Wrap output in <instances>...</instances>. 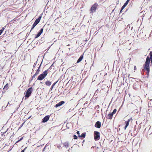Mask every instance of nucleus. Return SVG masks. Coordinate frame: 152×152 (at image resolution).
Returning <instances> with one entry per match:
<instances>
[{
  "label": "nucleus",
  "mask_w": 152,
  "mask_h": 152,
  "mask_svg": "<svg viewBox=\"0 0 152 152\" xmlns=\"http://www.w3.org/2000/svg\"><path fill=\"white\" fill-rule=\"evenodd\" d=\"M150 58L148 56L146 58V60L145 64L144 69L147 71V75L148 76L150 71L149 64L150 62V58H152V51H151L150 53Z\"/></svg>",
  "instance_id": "f257e3e1"
},
{
  "label": "nucleus",
  "mask_w": 152,
  "mask_h": 152,
  "mask_svg": "<svg viewBox=\"0 0 152 152\" xmlns=\"http://www.w3.org/2000/svg\"><path fill=\"white\" fill-rule=\"evenodd\" d=\"M98 5V4L96 3H95L91 7L90 13H93L94 12H95Z\"/></svg>",
  "instance_id": "f03ea898"
},
{
  "label": "nucleus",
  "mask_w": 152,
  "mask_h": 152,
  "mask_svg": "<svg viewBox=\"0 0 152 152\" xmlns=\"http://www.w3.org/2000/svg\"><path fill=\"white\" fill-rule=\"evenodd\" d=\"M41 18V16H39L38 19H37L36 20L33 25L32 26L30 31V32L34 28V27L39 23Z\"/></svg>",
  "instance_id": "7ed1b4c3"
},
{
  "label": "nucleus",
  "mask_w": 152,
  "mask_h": 152,
  "mask_svg": "<svg viewBox=\"0 0 152 152\" xmlns=\"http://www.w3.org/2000/svg\"><path fill=\"white\" fill-rule=\"evenodd\" d=\"M32 92V88H29L26 93L25 97L28 98L31 95Z\"/></svg>",
  "instance_id": "20e7f679"
},
{
  "label": "nucleus",
  "mask_w": 152,
  "mask_h": 152,
  "mask_svg": "<svg viewBox=\"0 0 152 152\" xmlns=\"http://www.w3.org/2000/svg\"><path fill=\"white\" fill-rule=\"evenodd\" d=\"M94 140H98L100 139V133L99 132L95 131L94 132Z\"/></svg>",
  "instance_id": "39448f33"
},
{
  "label": "nucleus",
  "mask_w": 152,
  "mask_h": 152,
  "mask_svg": "<svg viewBox=\"0 0 152 152\" xmlns=\"http://www.w3.org/2000/svg\"><path fill=\"white\" fill-rule=\"evenodd\" d=\"M65 102L64 101H61L60 102H59L58 103L56 104L55 106L56 107H57L59 106H61L63 104H64Z\"/></svg>",
  "instance_id": "423d86ee"
},
{
  "label": "nucleus",
  "mask_w": 152,
  "mask_h": 152,
  "mask_svg": "<svg viewBox=\"0 0 152 152\" xmlns=\"http://www.w3.org/2000/svg\"><path fill=\"white\" fill-rule=\"evenodd\" d=\"M49 118V117L48 115L45 116L42 119V122L43 123L47 122Z\"/></svg>",
  "instance_id": "0eeeda50"
},
{
  "label": "nucleus",
  "mask_w": 152,
  "mask_h": 152,
  "mask_svg": "<svg viewBox=\"0 0 152 152\" xmlns=\"http://www.w3.org/2000/svg\"><path fill=\"white\" fill-rule=\"evenodd\" d=\"M45 77L44 76L43 74H40L38 77L37 80H42L45 78Z\"/></svg>",
  "instance_id": "6e6552de"
},
{
  "label": "nucleus",
  "mask_w": 152,
  "mask_h": 152,
  "mask_svg": "<svg viewBox=\"0 0 152 152\" xmlns=\"http://www.w3.org/2000/svg\"><path fill=\"white\" fill-rule=\"evenodd\" d=\"M95 126L96 127L98 128H100V127H101V123H100V122L99 121H97L96 123L95 124Z\"/></svg>",
  "instance_id": "1a4fd4ad"
},
{
  "label": "nucleus",
  "mask_w": 152,
  "mask_h": 152,
  "mask_svg": "<svg viewBox=\"0 0 152 152\" xmlns=\"http://www.w3.org/2000/svg\"><path fill=\"white\" fill-rule=\"evenodd\" d=\"M130 121V119H128L127 121H126L125 122L126 125L124 127V129H126L127 127L128 126Z\"/></svg>",
  "instance_id": "9d476101"
},
{
  "label": "nucleus",
  "mask_w": 152,
  "mask_h": 152,
  "mask_svg": "<svg viewBox=\"0 0 152 152\" xmlns=\"http://www.w3.org/2000/svg\"><path fill=\"white\" fill-rule=\"evenodd\" d=\"M41 65V64H40L39 66V67L38 69H37V71H36V72L35 74L34 75V76H37L39 74L40 71L39 70V68L40 67V66Z\"/></svg>",
  "instance_id": "9b49d317"
},
{
  "label": "nucleus",
  "mask_w": 152,
  "mask_h": 152,
  "mask_svg": "<svg viewBox=\"0 0 152 152\" xmlns=\"http://www.w3.org/2000/svg\"><path fill=\"white\" fill-rule=\"evenodd\" d=\"M113 115L111 113H109L107 115V118L108 119H111L113 117Z\"/></svg>",
  "instance_id": "f8f14e48"
},
{
  "label": "nucleus",
  "mask_w": 152,
  "mask_h": 152,
  "mask_svg": "<svg viewBox=\"0 0 152 152\" xmlns=\"http://www.w3.org/2000/svg\"><path fill=\"white\" fill-rule=\"evenodd\" d=\"M48 69H47V70H46L44 72H43V73H42V74H43V75L45 77L47 76V75L48 74Z\"/></svg>",
  "instance_id": "ddd939ff"
},
{
  "label": "nucleus",
  "mask_w": 152,
  "mask_h": 152,
  "mask_svg": "<svg viewBox=\"0 0 152 152\" xmlns=\"http://www.w3.org/2000/svg\"><path fill=\"white\" fill-rule=\"evenodd\" d=\"M83 58V55L81 56L78 60L77 61V63H78L80 62Z\"/></svg>",
  "instance_id": "4468645a"
},
{
  "label": "nucleus",
  "mask_w": 152,
  "mask_h": 152,
  "mask_svg": "<svg viewBox=\"0 0 152 152\" xmlns=\"http://www.w3.org/2000/svg\"><path fill=\"white\" fill-rule=\"evenodd\" d=\"M86 135V133H83L81 135H79V136H78L79 137H81L82 138H84L85 137Z\"/></svg>",
  "instance_id": "2eb2a0df"
},
{
  "label": "nucleus",
  "mask_w": 152,
  "mask_h": 152,
  "mask_svg": "<svg viewBox=\"0 0 152 152\" xmlns=\"http://www.w3.org/2000/svg\"><path fill=\"white\" fill-rule=\"evenodd\" d=\"M45 84L48 86H50L51 85V83L49 81H47L45 82Z\"/></svg>",
  "instance_id": "dca6fc26"
},
{
  "label": "nucleus",
  "mask_w": 152,
  "mask_h": 152,
  "mask_svg": "<svg viewBox=\"0 0 152 152\" xmlns=\"http://www.w3.org/2000/svg\"><path fill=\"white\" fill-rule=\"evenodd\" d=\"M41 34L39 33V32L38 33L37 35H36V36H35V38H38V37H39Z\"/></svg>",
  "instance_id": "f3484780"
},
{
  "label": "nucleus",
  "mask_w": 152,
  "mask_h": 152,
  "mask_svg": "<svg viewBox=\"0 0 152 152\" xmlns=\"http://www.w3.org/2000/svg\"><path fill=\"white\" fill-rule=\"evenodd\" d=\"M116 111H117V110H116V109H115L113 110V112H112V113H112L113 115V114H115V113H116Z\"/></svg>",
  "instance_id": "a211bd4d"
},
{
  "label": "nucleus",
  "mask_w": 152,
  "mask_h": 152,
  "mask_svg": "<svg viewBox=\"0 0 152 152\" xmlns=\"http://www.w3.org/2000/svg\"><path fill=\"white\" fill-rule=\"evenodd\" d=\"M129 0H127V1H126V2L124 3V5L126 6L127 4H128V3H129Z\"/></svg>",
  "instance_id": "6ab92c4d"
},
{
  "label": "nucleus",
  "mask_w": 152,
  "mask_h": 152,
  "mask_svg": "<svg viewBox=\"0 0 152 152\" xmlns=\"http://www.w3.org/2000/svg\"><path fill=\"white\" fill-rule=\"evenodd\" d=\"M64 144H65V146L67 147L69 146V145L68 143L65 142Z\"/></svg>",
  "instance_id": "aec40b11"
},
{
  "label": "nucleus",
  "mask_w": 152,
  "mask_h": 152,
  "mask_svg": "<svg viewBox=\"0 0 152 152\" xmlns=\"http://www.w3.org/2000/svg\"><path fill=\"white\" fill-rule=\"evenodd\" d=\"M126 7L125 5H124L123 6H122V7L121 8V9L120 11V12H121V11L123 10V9Z\"/></svg>",
  "instance_id": "412c9836"
},
{
  "label": "nucleus",
  "mask_w": 152,
  "mask_h": 152,
  "mask_svg": "<svg viewBox=\"0 0 152 152\" xmlns=\"http://www.w3.org/2000/svg\"><path fill=\"white\" fill-rule=\"evenodd\" d=\"M43 30V28H41L40 31L39 32L41 34L42 33Z\"/></svg>",
  "instance_id": "4be33fe9"
},
{
  "label": "nucleus",
  "mask_w": 152,
  "mask_h": 152,
  "mask_svg": "<svg viewBox=\"0 0 152 152\" xmlns=\"http://www.w3.org/2000/svg\"><path fill=\"white\" fill-rule=\"evenodd\" d=\"M57 82H56V83H54L53 84V85L52 86V87H51V89H53V87L55 85V84H56V83Z\"/></svg>",
  "instance_id": "5701e85b"
},
{
  "label": "nucleus",
  "mask_w": 152,
  "mask_h": 152,
  "mask_svg": "<svg viewBox=\"0 0 152 152\" xmlns=\"http://www.w3.org/2000/svg\"><path fill=\"white\" fill-rule=\"evenodd\" d=\"M4 30V28H2L0 30V35L2 33Z\"/></svg>",
  "instance_id": "b1692460"
},
{
  "label": "nucleus",
  "mask_w": 152,
  "mask_h": 152,
  "mask_svg": "<svg viewBox=\"0 0 152 152\" xmlns=\"http://www.w3.org/2000/svg\"><path fill=\"white\" fill-rule=\"evenodd\" d=\"M8 84H7L6 85H5V86L4 88H6L7 89H8Z\"/></svg>",
  "instance_id": "393cba45"
},
{
  "label": "nucleus",
  "mask_w": 152,
  "mask_h": 152,
  "mask_svg": "<svg viewBox=\"0 0 152 152\" xmlns=\"http://www.w3.org/2000/svg\"><path fill=\"white\" fill-rule=\"evenodd\" d=\"M73 137L75 139H77V137L76 135H74L73 136Z\"/></svg>",
  "instance_id": "a878e982"
},
{
  "label": "nucleus",
  "mask_w": 152,
  "mask_h": 152,
  "mask_svg": "<svg viewBox=\"0 0 152 152\" xmlns=\"http://www.w3.org/2000/svg\"><path fill=\"white\" fill-rule=\"evenodd\" d=\"M26 148H27V147L25 148L24 150H22L21 151V152H24V151L25 150V149H26Z\"/></svg>",
  "instance_id": "bb28decb"
},
{
  "label": "nucleus",
  "mask_w": 152,
  "mask_h": 152,
  "mask_svg": "<svg viewBox=\"0 0 152 152\" xmlns=\"http://www.w3.org/2000/svg\"><path fill=\"white\" fill-rule=\"evenodd\" d=\"M77 134L79 135L80 134V132L79 131H78L77 132Z\"/></svg>",
  "instance_id": "cd10ccee"
},
{
  "label": "nucleus",
  "mask_w": 152,
  "mask_h": 152,
  "mask_svg": "<svg viewBox=\"0 0 152 152\" xmlns=\"http://www.w3.org/2000/svg\"><path fill=\"white\" fill-rule=\"evenodd\" d=\"M136 69H137V68H136V66H135L134 67V70H136Z\"/></svg>",
  "instance_id": "c85d7f7f"
},
{
  "label": "nucleus",
  "mask_w": 152,
  "mask_h": 152,
  "mask_svg": "<svg viewBox=\"0 0 152 152\" xmlns=\"http://www.w3.org/2000/svg\"><path fill=\"white\" fill-rule=\"evenodd\" d=\"M150 60H151V61H152V58H150Z\"/></svg>",
  "instance_id": "c756f323"
},
{
  "label": "nucleus",
  "mask_w": 152,
  "mask_h": 152,
  "mask_svg": "<svg viewBox=\"0 0 152 152\" xmlns=\"http://www.w3.org/2000/svg\"><path fill=\"white\" fill-rule=\"evenodd\" d=\"M151 64H152V61H151Z\"/></svg>",
  "instance_id": "7c9ffc66"
},
{
  "label": "nucleus",
  "mask_w": 152,
  "mask_h": 152,
  "mask_svg": "<svg viewBox=\"0 0 152 152\" xmlns=\"http://www.w3.org/2000/svg\"><path fill=\"white\" fill-rule=\"evenodd\" d=\"M129 76H130V75H129V76H128V77H129Z\"/></svg>",
  "instance_id": "2f4dec72"
},
{
  "label": "nucleus",
  "mask_w": 152,
  "mask_h": 152,
  "mask_svg": "<svg viewBox=\"0 0 152 152\" xmlns=\"http://www.w3.org/2000/svg\"><path fill=\"white\" fill-rule=\"evenodd\" d=\"M40 83H41L42 84V82H40Z\"/></svg>",
  "instance_id": "473e14b6"
},
{
  "label": "nucleus",
  "mask_w": 152,
  "mask_h": 152,
  "mask_svg": "<svg viewBox=\"0 0 152 152\" xmlns=\"http://www.w3.org/2000/svg\"><path fill=\"white\" fill-rule=\"evenodd\" d=\"M35 76H33V77H35Z\"/></svg>",
  "instance_id": "72a5a7b5"
},
{
  "label": "nucleus",
  "mask_w": 152,
  "mask_h": 152,
  "mask_svg": "<svg viewBox=\"0 0 152 152\" xmlns=\"http://www.w3.org/2000/svg\"><path fill=\"white\" fill-rule=\"evenodd\" d=\"M9 104V103H8V104H7V106L8 105V104Z\"/></svg>",
  "instance_id": "f704fd0d"
}]
</instances>
